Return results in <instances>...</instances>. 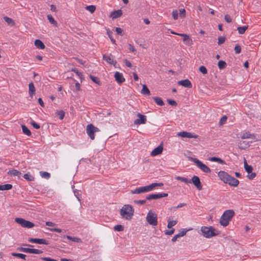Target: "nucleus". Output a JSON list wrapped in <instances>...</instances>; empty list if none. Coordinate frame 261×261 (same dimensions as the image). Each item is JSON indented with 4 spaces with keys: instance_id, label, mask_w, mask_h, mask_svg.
Instances as JSON below:
<instances>
[{
    "instance_id": "ddd939ff",
    "label": "nucleus",
    "mask_w": 261,
    "mask_h": 261,
    "mask_svg": "<svg viewBox=\"0 0 261 261\" xmlns=\"http://www.w3.org/2000/svg\"><path fill=\"white\" fill-rule=\"evenodd\" d=\"M137 116L139 117L134 121V124L136 125H140L141 124H145L146 122V117L145 115H142L140 113L137 114Z\"/></svg>"
},
{
    "instance_id": "39448f33",
    "label": "nucleus",
    "mask_w": 261,
    "mask_h": 261,
    "mask_svg": "<svg viewBox=\"0 0 261 261\" xmlns=\"http://www.w3.org/2000/svg\"><path fill=\"white\" fill-rule=\"evenodd\" d=\"M234 214L235 213L233 210H228L225 211L220 220L221 225L224 227L227 226L232 217L234 216Z\"/></svg>"
},
{
    "instance_id": "393cba45",
    "label": "nucleus",
    "mask_w": 261,
    "mask_h": 261,
    "mask_svg": "<svg viewBox=\"0 0 261 261\" xmlns=\"http://www.w3.org/2000/svg\"><path fill=\"white\" fill-rule=\"evenodd\" d=\"M244 168L246 170V171L248 173L250 174L252 172L253 168L251 165H249L247 163L246 160H244Z\"/></svg>"
},
{
    "instance_id": "49530a36",
    "label": "nucleus",
    "mask_w": 261,
    "mask_h": 261,
    "mask_svg": "<svg viewBox=\"0 0 261 261\" xmlns=\"http://www.w3.org/2000/svg\"><path fill=\"white\" fill-rule=\"evenodd\" d=\"M90 77L91 79V80L95 83L98 84V85L100 84V81L98 77L94 76L92 75H90Z\"/></svg>"
},
{
    "instance_id": "6e6552de",
    "label": "nucleus",
    "mask_w": 261,
    "mask_h": 261,
    "mask_svg": "<svg viewBox=\"0 0 261 261\" xmlns=\"http://www.w3.org/2000/svg\"><path fill=\"white\" fill-rule=\"evenodd\" d=\"M15 221L19 224L21 227L28 228H33L35 224L29 221L26 220L21 218H16L15 219Z\"/></svg>"
},
{
    "instance_id": "0eeeda50",
    "label": "nucleus",
    "mask_w": 261,
    "mask_h": 261,
    "mask_svg": "<svg viewBox=\"0 0 261 261\" xmlns=\"http://www.w3.org/2000/svg\"><path fill=\"white\" fill-rule=\"evenodd\" d=\"M146 220L148 223L155 226L158 225V216L155 213L149 211L147 214Z\"/></svg>"
},
{
    "instance_id": "de8ad7c7",
    "label": "nucleus",
    "mask_w": 261,
    "mask_h": 261,
    "mask_svg": "<svg viewBox=\"0 0 261 261\" xmlns=\"http://www.w3.org/2000/svg\"><path fill=\"white\" fill-rule=\"evenodd\" d=\"M19 250L20 251L25 252V253H31V248L21 247V248H19Z\"/></svg>"
},
{
    "instance_id": "7ed1b4c3",
    "label": "nucleus",
    "mask_w": 261,
    "mask_h": 261,
    "mask_svg": "<svg viewBox=\"0 0 261 261\" xmlns=\"http://www.w3.org/2000/svg\"><path fill=\"white\" fill-rule=\"evenodd\" d=\"M134 210L133 206L129 204H125L121 208L120 214L122 218L130 220L134 215Z\"/></svg>"
},
{
    "instance_id": "6e6d98bb",
    "label": "nucleus",
    "mask_w": 261,
    "mask_h": 261,
    "mask_svg": "<svg viewBox=\"0 0 261 261\" xmlns=\"http://www.w3.org/2000/svg\"><path fill=\"white\" fill-rule=\"evenodd\" d=\"M47 229L48 230L51 231L57 232H59V233H60V232H62V229H60V228H47Z\"/></svg>"
},
{
    "instance_id": "e2e57ef3",
    "label": "nucleus",
    "mask_w": 261,
    "mask_h": 261,
    "mask_svg": "<svg viewBox=\"0 0 261 261\" xmlns=\"http://www.w3.org/2000/svg\"><path fill=\"white\" fill-rule=\"evenodd\" d=\"M115 31L116 32L117 34L120 35L122 36V32L123 30L120 28H115Z\"/></svg>"
},
{
    "instance_id": "b1692460",
    "label": "nucleus",
    "mask_w": 261,
    "mask_h": 261,
    "mask_svg": "<svg viewBox=\"0 0 261 261\" xmlns=\"http://www.w3.org/2000/svg\"><path fill=\"white\" fill-rule=\"evenodd\" d=\"M241 138L243 139H253L254 138V136L249 132H245L242 134Z\"/></svg>"
},
{
    "instance_id": "20e7f679",
    "label": "nucleus",
    "mask_w": 261,
    "mask_h": 261,
    "mask_svg": "<svg viewBox=\"0 0 261 261\" xmlns=\"http://www.w3.org/2000/svg\"><path fill=\"white\" fill-rule=\"evenodd\" d=\"M200 231L204 238L208 239L218 236L219 234V231L212 226H202L200 228Z\"/></svg>"
},
{
    "instance_id": "bf43d9fd",
    "label": "nucleus",
    "mask_w": 261,
    "mask_h": 261,
    "mask_svg": "<svg viewBox=\"0 0 261 261\" xmlns=\"http://www.w3.org/2000/svg\"><path fill=\"white\" fill-rule=\"evenodd\" d=\"M134 203L137 204H144L146 203V200H136L134 201Z\"/></svg>"
},
{
    "instance_id": "f704fd0d",
    "label": "nucleus",
    "mask_w": 261,
    "mask_h": 261,
    "mask_svg": "<svg viewBox=\"0 0 261 261\" xmlns=\"http://www.w3.org/2000/svg\"><path fill=\"white\" fill-rule=\"evenodd\" d=\"M21 127L23 134L27 135L28 136H30L31 135V131L28 129V128L26 126H25L24 125H22Z\"/></svg>"
},
{
    "instance_id": "37998d69",
    "label": "nucleus",
    "mask_w": 261,
    "mask_h": 261,
    "mask_svg": "<svg viewBox=\"0 0 261 261\" xmlns=\"http://www.w3.org/2000/svg\"><path fill=\"white\" fill-rule=\"evenodd\" d=\"M40 174L43 178L48 179L50 177V174L48 172L44 171H40Z\"/></svg>"
},
{
    "instance_id": "2f4dec72",
    "label": "nucleus",
    "mask_w": 261,
    "mask_h": 261,
    "mask_svg": "<svg viewBox=\"0 0 261 261\" xmlns=\"http://www.w3.org/2000/svg\"><path fill=\"white\" fill-rule=\"evenodd\" d=\"M47 19L49 22L52 24L54 26H57V22L54 19V17L51 15H47Z\"/></svg>"
},
{
    "instance_id": "2eb2a0df",
    "label": "nucleus",
    "mask_w": 261,
    "mask_h": 261,
    "mask_svg": "<svg viewBox=\"0 0 261 261\" xmlns=\"http://www.w3.org/2000/svg\"><path fill=\"white\" fill-rule=\"evenodd\" d=\"M191 180L197 189L199 190H201L202 189V186L199 177L195 175L192 177V180Z\"/></svg>"
},
{
    "instance_id": "a18cd8bd",
    "label": "nucleus",
    "mask_w": 261,
    "mask_h": 261,
    "mask_svg": "<svg viewBox=\"0 0 261 261\" xmlns=\"http://www.w3.org/2000/svg\"><path fill=\"white\" fill-rule=\"evenodd\" d=\"M114 229L117 231H122L124 230V226L122 225H117L114 227Z\"/></svg>"
},
{
    "instance_id": "f03ea898",
    "label": "nucleus",
    "mask_w": 261,
    "mask_h": 261,
    "mask_svg": "<svg viewBox=\"0 0 261 261\" xmlns=\"http://www.w3.org/2000/svg\"><path fill=\"white\" fill-rule=\"evenodd\" d=\"M163 186V184L161 183H152L150 185L141 187L137 188L130 191V193L132 194H138L143 193H147L152 191L154 188L156 187H161Z\"/></svg>"
},
{
    "instance_id": "603ef678",
    "label": "nucleus",
    "mask_w": 261,
    "mask_h": 261,
    "mask_svg": "<svg viewBox=\"0 0 261 261\" xmlns=\"http://www.w3.org/2000/svg\"><path fill=\"white\" fill-rule=\"evenodd\" d=\"M199 71L202 73L203 74H205L207 73V70L205 67L203 66H201L199 68Z\"/></svg>"
},
{
    "instance_id": "8fccbe9b",
    "label": "nucleus",
    "mask_w": 261,
    "mask_h": 261,
    "mask_svg": "<svg viewBox=\"0 0 261 261\" xmlns=\"http://www.w3.org/2000/svg\"><path fill=\"white\" fill-rule=\"evenodd\" d=\"M71 71L75 72L76 74V75L79 76L81 79H82L83 74L81 72H79L76 68H72Z\"/></svg>"
},
{
    "instance_id": "a878e982",
    "label": "nucleus",
    "mask_w": 261,
    "mask_h": 261,
    "mask_svg": "<svg viewBox=\"0 0 261 261\" xmlns=\"http://www.w3.org/2000/svg\"><path fill=\"white\" fill-rule=\"evenodd\" d=\"M209 160L212 162H217L221 164H225V162L224 161L222 160L221 159L218 158V157H211L209 158Z\"/></svg>"
},
{
    "instance_id": "09e8293b",
    "label": "nucleus",
    "mask_w": 261,
    "mask_h": 261,
    "mask_svg": "<svg viewBox=\"0 0 261 261\" xmlns=\"http://www.w3.org/2000/svg\"><path fill=\"white\" fill-rule=\"evenodd\" d=\"M234 51L236 54H240L241 51V47L239 44H236L234 47Z\"/></svg>"
},
{
    "instance_id": "a211bd4d",
    "label": "nucleus",
    "mask_w": 261,
    "mask_h": 261,
    "mask_svg": "<svg viewBox=\"0 0 261 261\" xmlns=\"http://www.w3.org/2000/svg\"><path fill=\"white\" fill-rule=\"evenodd\" d=\"M163 146L162 145H159L157 147L155 148L150 153V155L152 156H156L160 154H161L163 151Z\"/></svg>"
},
{
    "instance_id": "3c124183",
    "label": "nucleus",
    "mask_w": 261,
    "mask_h": 261,
    "mask_svg": "<svg viewBox=\"0 0 261 261\" xmlns=\"http://www.w3.org/2000/svg\"><path fill=\"white\" fill-rule=\"evenodd\" d=\"M42 252H43L42 251H41L40 250L31 248V253L39 254L42 253Z\"/></svg>"
},
{
    "instance_id": "79ce46f5",
    "label": "nucleus",
    "mask_w": 261,
    "mask_h": 261,
    "mask_svg": "<svg viewBox=\"0 0 261 261\" xmlns=\"http://www.w3.org/2000/svg\"><path fill=\"white\" fill-rule=\"evenodd\" d=\"M192 228H190L189 229H182L181 230H180L179 231V232L177 234L178 236H179V237H183L185 235H186L187 232L188 231V230H192Z\"/></svg>"
},
{
    "instance_id": "e433bc0d",
    "label": "nucleus",
    "mask_w": 261,
    "mask_h": 261,
    "mask_svg": "<svg viewBox=\"0 0 261 261\" xmlns=\"http://www.w3.org/2000/svg\"><path fill=\"white\" fill-rule=\"evenodd\" d=\"M23 177L24 179H25L27 180L28 181H34V177L33 176H32L30 173H26L25 174H24L23 175Z\"/></svg>"
},
{
    "instance_id": "4d7b16f0",
    "label": "nucleus",
    "mask_w": 261,
    "mask_h": 261,
    "mask_svg": "<svg viewBox=\"0 0 261 261\" xmlns=\"http://www.w3.org/2000/svg\"><path fill=\"white\" fill-rule=\"evenodd\" d=\"M172 15L174 20H176L178 18V13L177 10H173Z\"/></svg>"
},
{
    "instance_id": "4c0bfd02",
    "label": "nucleus",
    "mask_w": 261,
    "mask_h": 261,
    "mask_svg": "<svg viewBox=\"0 0 261 261\" xmlns=\"http://www.w3.org/2000/svg\"><path fill=\"white\" fill-rule=\"evenodd\" d=\"M56 115L59 116L61 120H62L65 116V112L63 110L57 111L56 113Z\"/></svg>"
},
{
    "instance_id": "864d4df0",
    "label": "nucleus",
    "mask_w": 261,
    "mask_h": 261,
    "mask_svg": "<svg viewBox=\"0 0 261 261\" xmlns=\"http://www.w3.org/2000/svg\"><path fill=\"white\" fill-rule=\"evenodd\" d=\"M227 120V117L226 116H222L219 121V124L220 125H222L224 124Z\"/></svg>"
},
{
    "instance_id": "9b49d317",
    "label": "nucleus",
    "mask_w": 261,
    "mask_h": 261,
    "mask_svg": "<svg viewBox=\"0 0 261 261\" xmlns=\"http://www.w3.org/2000/svg\"><path fill=\"white\" fill-rule=\"evenodd\" d=\"M168 196L167 193L151 194L146 196V199L148 200L160 199Z\"/></svg>"
},
{
    "instance_id": "423d86ee",
    "label": "nucleus",
    "mask_w": 261,
    "mask_h": 261,
    "mask_svg": "<svg viewBox=\"0 0 261 261\" xmlns=\"http://www.w3.org/2000/svg\"><path fill=\"white\" fill-rule=\"evenodd\" d=\"M190 160L195 164L203 172L206 173H209L211 172V170L210 168L197 158L191 157L190 158Z\"/></svg>"
},
{
    "instance_id": "69168bd1",
    "label": "nucleus",
    "mask_w": 261,
    "mask_h": 261,
    "mask_svg": "<svg viewBox=\"0 0 261 261\" xmlns=\"http://www.w3.org/2000/svg\"><path fill=\"white\" fill-rule=\"evenodd\" d=\"M168 103L170 105H171V106H176L177 105V103L174 100H172V99H168Z\"/></svg>"
},
{
    "instance_id": "680f3d73",
    "label": "nucleus",
    "mask_w": 261,
    "mask_h": 261,
    "mask_svg": "<svg viewBox=\"0 0 261 261\" xmlns=\"http://www.w3.org/2000/svg\"><path fill=\"white\" fill-rule=\"evenodd\" d=\"M41 259L44 261H58L56 259L51 258L50 257H41Z\"/></svg>"
},
{
    "instance_id": "13d9d810",
    "label": "nucleus",
    "mask_w": 261,
    "mask_h": 261,
    "mask_svg": "<svg viewBox=\"0 0 261 261\" xmlns=\"http://www.w3.org/2000/svg\"><path fill=\"white\" fill-rule=\"evenodd\" d=\"M218 39V44L219 45H221V44H223L225 42V38L224 37H219Z\"/></svg>"
},
{
    "instance_id": "ea45409f",
    "label": "nucleus",
    "mask_w": 261,
    "mask_h": 261,
    "mask_svg": "<svg viewBox=\"0 0 261 261\" xmlns=\"http://www.w3.org/2000/svg\"><path fill=\"white\" fill-rule=\"evenodd\" d=\"M11 255L13 256L17 257L23 259H25L26 255L24 254L19 253H12Z\"/></svg>"
},
{
    "instance_id": "5fc2aeb1",
    "label": "nucleus",
    "mask_w": 261,
    "mask_h": 261,
    "mask_svg": "<svg viewBox=\"0 0 261 261\" xmlns=\"http://www.w3.org/2000/svg\"><path fill=\"white\" fill-rule=\"evenodd\" d=\"M31 125L36 129H39L40 127V126L39 124L36 123L34 121L32 120L31 121Z\"/></svg>"
},
{
    "instance_id": "f257e3e1",
    "label": "nucleus",
    "mask_w": 261,
    "mask_h": 261,
    "mask_svg": "<svg viewBox=\"0 0 261 261\" xmlns=\"http://www.w3.org/2000/svg\"><path fill=\"white\" fill-rule=\"evenodd\" d=\"M220 179L225 184L233 187H237L239 184V181L234 177L229 175L224 171H220L218 173Z\"/></svg>"
},
{
    "instance_id": "58836bf2",
    "label": "nucleus",
    "mask_w": 261,
    "mask_h": 261,
    "mask_svg": "<svg viewBox=\"0 0 261 261\" xmlns=\"http://www.w3.org/2000/svg\"><path fill=\"white\" fill-rule=\"evenodd\" d=\"M177 223L176 220H168V225L167 227L169 228H172L173 226H175Z\"/></svg>"
},
{
    "instance_id": "aec40b11",
    "label": "nucleus",
    "mask_w": 261,
    "mask_h": 261,
    "mask_svg": "<svg viewBox=\"0 0 261 261\" xmlns=\"http://www.w3.org/2000/svg\"><path fill=\"white\" fill-rule=\"evenodd\" d=\"M35 93V88L33 83L31 82L29 84V94L31 97H33Z\"/></svg>"
},
{
    "instance_id": "052dcab7",
    "label": "nucleus",
    "mask_w": 261,
    "mask_h": 261,
    "mask_svg": "<svg viewBox=\"0 0 261 261\" xmlns=\"http://www.w3.org/2000/svg\"><path fill=\"white\" fill-rule=\"evenodd\" d=\"M174 231H175V229L174 228H172L169 230H166V231H165V234L166 235L170 236V235L173 234V233L174 232Z\"/></svg>"
},
{
    "instance_id": "4468645a",
    "label": "nucleus",
    "mask_w": 261,
    "mask_h": 261,
    "mask_svg": "<svg viewBox=\"0 0 261 261\" xmlns=\"http://www.w3.org/2000/svg\"><path fill=\"white\" fill-rule=\"evenodd\" d=\"M177 136L183 138H197L198 137L197 135H193L191 133L184 131L178 133L177 134Z\"/></svg>"
},
{
    "instance_id": "72a5a7b5",
    "label": "nucleus",
    "mask_w": 261,
    "mask_h": 261,
    "mask_svg": "<svg viewBox=\"0 0 261 261\" xmlns=\"http://www.w3.org/2000/svg\"><path fill=\"white\" fill-rule=\"evenodd\" d=\"M248 25H245L242 27H239L237 28V30L240 34H243L245 33L246 30L248 29Z\"/></svg>"
},
{
    "instance_id": "0e129e2a",
    "label": "nucleus",
    "mask_w": 261,
    "mask_h": 261,
    "mask_svg": "<svg viewBox=\"0 0 261 261\" xmlns=\"http://www.w3.org/2000/svg\"><path fill=\"white\" fill-rule=\"evenodd\" d=\"M224 19H225V21L228 23L231 22L232 21L230 16L227 14H226L224 16Z\"/></svg>"
},
{
    "instance_id": "338daca9",
    "label": "nucleus",
    "mask_w": 261,
    "mask_h": 261,
    "mask_svg": "<svg viewBox=\"0 0 261 261\" xmlns=\"http://www.w3.org/2000/svg\"><path fill=\"white\" fill-rule=\"evenodd\" d=\"M186 11L184 9H179V15L180 17H185Z\"/></svg>"
},
{
    "instance_id": "f3484780",
    "label": "nucleus",
    "mask_w": 261,
    "mask_h": 261,
    "mask_svg": "<svg viewBox=\"0 0 261 261\" xmlns=\"http://www.w3.org/2000/svg\"><path fill=\"white\" fill-rule=\"evenodd\" d=\"M114 77L117 82L119 84H121L125 81V79L124 78L122 73H120L119 72H116L115 73Z\"/></svg>"
},
{
    "instance_id": "c85d7f7f",
    "label": "nucleus",
    "mask_w": 261,
    "mask_h": 261,
    "mask_svg": "<svg viewBox=\"0 0 261 261\" xmlns=\"http://www.w3.org/2000/svg\"><path fill=\"white\" fill-rule=\"evenodd\" d=\"M12 188V185L11 184H5L0 185V190L4 191V190H9Z\"/></svg>"
},
{
    "instance_id": "5701e85b",
    "label": "nucleus",
    "mask_w": 261,
    "mask_h": 261,
    "mask_svg": "<svg viewBox=\"0 0 261 261\" xmlns=\"http://www.w3.org/2000/svg\"><path fill=\"white\" fill-rule=\"evenodd\" d=\"M35 45L39 49H44L45 46L43 43L40 40L37 39L35 41Z\"/></svg>"
},
{
    "instance_id": "c9c22d12",
    "label": "nucleus",
    "mask_w": 261,
    "mask_h": 261,
    "mask_svg": "<svg viewBox=\"0 0 261 261\" xmlns=\"http://www.w3.org/2000/svg\"><path fill=\"white\" fill-rule=\"evenodd\" d=\"M65 237H66L68 239H69L73 242H77V243H81L82 242L81 239L80 238H79L77 237H72L70 236H66Z\"/></svg>"
},
{
    "instance_id": "f8f14e48",
    "label": "nucleus",
    "mask_w": 261,
    "mask_h": 261,
    "mask_svg": "<svg viewBox=\"0 0 261 261\" xmlns=\"http://www.w3.org/2000/svg\"><path fill=\"white\" fill-rule=\"evenodd\" d=\"M29 241L31 243H36L38 244H45L48 245L49 242L47 240L44 239H38V238H30Z\"/></svg>"
},
{
    "instance_id": "1a4fd4ad",
    "label": "nucleus",
    "mask_w": 261,
    "mask_h": 261,
    "mask_svg": "<svg viewBox=\"0 0 261 261\" xmlns=\"http://www.w3.org/2000/svg\"><path fill=\"white\" fill-rule=\"evenodd\" d=\"M99 131V129L94 126L92 124H88L86 127V133L91 140L95 138L94 133Z\"/></svg>"
},
{
    "instance_id": "774afa93",
    "label": "nucleus",
    "mask_w": 261,
    "mask_h": 261,
    "mask_svg": "<svg viewBox=\"0 0 261 261\" xmlns=\"http://www.w3.org/2000/svg\"><path fill=\"white\" fill-rule=\"evenodd\" d=\"M250 173V174H248V178L250 179H252L256 176V174L255 173H253L252 172Z\"/></svg>"
},
{
    "instance_id": "9d476101",
    "label": "nucleus",
    "mask_w": 261,
    "mask_h": 261,
    "mask_svg": "<svg viewBox=\"0 0 261 261\" xmlns=\"http://www.w3.org/2000/svg\"><path fill=\"white\" fill-rule=\"evenodd\" d=\"M103 59L108 64L115 66L117 61L114 59V57L111 54H106L103 55Z\"/></svg>"
},
{
    "instance_id": "cd10ccee",
    "label": "nucleus",
    "mask_w": 261,
    "mask_h": 261,
    "mask_svg": "<svg viewBox=\"0 0 261 261\" xmlns=\"http://www.w3.org/2000/svg\"><path fill=\"white\" fill-rule=\"evenodd\" d=\"M141 93L143 95H149L150 94V91L146 85H143L142 89L141 90Z\"/></svg>"
},
{
    "instance_id": "473e14b6",
    "label": "nucleus",
    "mask_w": 261,
    "mask_h": 261,
    "mask_svg": "<svg viewBox=\"0 0 261 261\" xmlns=\"http://www.w3.org/2000/svg\"><path fill=\"white\" fill-rule=\"evenodd\" d=\"M107 34L108 37H109V38L110 39L112 43L115 44L116 41L113 38V37L112 36V34H113L112 32L110 29H107Z\"/></svg>"
},
{
    "instance_id": "7c9ffc66",
    "label": "nucleus",
    "mask_w": 261,
    "mask_h": 261,
    "mask_svg": "<svg viewBox=\"0 0 261 261\" xmlns=\"http://www.w3.org/2000/svg\"><path fill=\"white\" fill-rule=\"evenodd\" d=\"M4 19L9 25L13 26L15 25V22L12 18L8 17L7 16H5L4 17Z\"/></svg>"
},
{
    "instance_id": "4be33fe9",
    "label": "nucleus",
    "mask_w": 261,
    "mask_h": 261,
    "mask_svg": "<svg viewBox=\"0 0 261 261\" xmlns=\"http://www.w3.org/2000/svg\"><path fill=\"white\" fill-rule=\"evenodd\" d=\"M8 175L14 176H17L19 177L20 175H21V173L19 171L17 170L16 169H13L11 170H9L8 173Z\"/></svg>"
},
{
    "instance_id": "c03bdc74",
    "label": "nucleus",
    "mask_w": 261,
    "mask_h": 261,
    "mask_svg": "<svg viewBox=\"0 0 261 261\" xmlns=\"http://www.w3.org/2000/svg\"><path fill=\"white\" fill-rule=\"evenodd\" d=\"M86 9L92 13L95 11L96 7L94 5H90V6H87L86 7Z\"/></svg>"
},
{
    "instance_id": "dca6fc26",
    "label": "nucleus",
    "mask_w": 261,
    "mask_h": 261,
    "mask_svg": "<svg viewBox=\"0 0 261 261\" xmlns=\"http://www.w3.org/2000/svg\"><path fill=\"white\" fill-rule=\"evenodd\" d=\"M177 35L183 37V42L185 44L188 45H191L193 44L192 40L189 36L185 34H176Z\"/></svg>"
},
{
    "instance_id": "c756f323",
    "label": "nucleus",
    "mask_w": 261,
    "mask_h": 261,
    "mask_svg": "<svg viewBox=\"0 0 261 261\" xmlns=\"http://www.w3.org/2000/svg\"><path fill=\"white\" fill-rule=\"evenodd\" d=\"M153 100L159 106H162L164 105V101L162 99L159 97H153Z\"/></svg>"
},
{
    "instance_id": "bb28decb",
    "label": "nucleus",
    "mask_w": 261,
    "mask_h": 261,
    "mask_svg": "<svg viewBox=\"0 0 261 261\" xmlns=\"http://www.w3.org/2000/svg\"><path fill=\"white\" fill-rule=\"evenodd\" d=\"M175 179L177 180L181 181L182 182H184L186 184H190L191 183V180L190 179H189L186 177H182V176H176L175 177Z\"/></svg>"
},
{
    "instance_id": "6ab92c4d",
    "label": "nucleus",
    "mask_w": 261,
    "mask_h": 261,
    "mask_svg": "<svg viewBox=\"0 0 261 261\" xmlns=\"http://www.w3.org/2000/svg\"><path fill=\"white\" fill-rule=\"evenodd\" d=\"M178 84L186 88H191L192 87L191 82L188 79L178 81Z\"/></svg>"
},
{
    "instance_id": "412c9836",
    "label": "nucleus",
    "mask_w": 261,
    "mask_h": 261,
    "mask_svg": "<svg viewBox=\"0 0 261 261\" xmlns=\"http://www.w3.org/2000/svg\"><path fill=\"white\" fill-rule=\"evenodd\" d=\"M122 11L121 10H118L114 11L113 12H112V13L111 14L110 16L113 19H116V18H117L120 17L122 15Z\"/></svg>"
},
{
    "instance_id": "a19ab883",
    "label": "nucleus",
    "mask_w": 261,
    "mask_h": 261,
    "mask_svg": "<svg viewBox=\"0 0 261 261\" xmlns=\"http://www.w3.org/2000/svg\"><path fill=\"white\" fill-rule=\"evenodd\" d=\"M218 66L220 69H223L226 67V63L224 61L220 60L218 62Z\"/></svg>"
}]
</instances>
